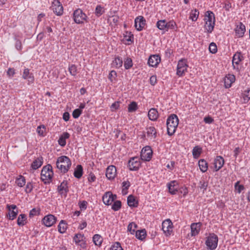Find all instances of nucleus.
Listing matches in <instances>:
<instances>
[{
    "label": "nucleus",
    "mask_w": 250,
    "mask_h": 250,
    "mask_svg": "<svg viewBox=\"0 0 250 250\" xmlns=\"http://www.w3.org/2000/svg\"><path fill=\"white\" fill-rule=\"evenodd\" d=\"M204 21L205 32L208 34L211 33L215 24V18L213 12L211 11H207L205 14Z\"/></svg>",
    "instance_id": "f257e3e1"
},
{
    "label": "nucleus",
    "mask_w": 250,
    "mask_h": 250,
    "mask_svg": "<svg viewBox=\"0 0 250 250\" xmlns=\"http://www.w3.org/2000/svg\"><path fill=\"white\" fill-rule=\"evenodd\" d=\"M71 165V161L67 156H61L57 158L56 167L62 173L67 172L70 169Z\"/></svg>",
    "instance_id": "f03ea898"
},
{
    "label": "nucleus",
    "mask_w": 250,
    "mask_h": 250,
    "mask_svg": "<svg viewBox=\"0 0 250 250\" xmlns=\"http://www.w3.org/2000/svg\"><path fill=\"white\" fill-rule=\"evenodd\" d=\"M179 124V119L175 114L170 115L167 121V132L169 136H172L175 132Z\"/></svg>",
    "instance_id": "7ed1b4c3"
},
{
    "label": "nucleus",
    "mask_w": 250,
    "mask_h": 250,
    "mask_svg": "<svg viewBox=\"0 0 250 250\" xmlns=\"http://www.w3.org/2000/svg\"><path fill=\"white\" fill-rule=\"evenodd\" d=\"M53 175L52 167L48 164L43 167L41 171V178L44 184H49L52 181Z\"/></svg>",
    "instance_id": "20e7f679"
},
{
    "label": "nucleus",
    "mask_w": 250,
    "mask_h": 250,
    "mask_svg": "<svg viewBox=\"0 0 250 250\" xmlns=\"http://www.w3.org/2000/svg\"><path fill=\"white\" fill-rule=\"evenodd\" d=\"M218 242L217 235L214 233H209V235L206 237L205 241L207 250H215L217 247Z\"/></svg>",
    "instance_id": "39448f33"
},
{
    "label": "nucleus",
    "mask_w": 250,
    "mask_h": 250,
    "mask_svg": "<svg viewBox=\"0 0 250 250\" xmlns=\"http://www.w3.org/2000/svg\"><path fill=\"white\" fill-rule=\"evenodd\" d=\"M188 61L186 59H181L178 61L176 75L179 77H182L185 75L186 72L188 71Z\"/></svg>",
    "instance_id": "423d86ee"
},
{
    "label": "nucleus",
    "mask_w": 250,
    "mask_h": 250,
    "mask_svg": "<svg viewBox=\"0 0 250 250\" xmlns=\"http://www.w3.org/2000/svg\"><path fill=\"white\" fill-rule=\"evenodd\" d=\"M141 165V162L138 157H133L129 160L128 162V167L131 171H137Z\"/></svg>",
    "instance_id": "0eeeda50"
},
{
    "label": "nucleus",
    "mask_w": 250,
    "mask_h": 250,
    "mask_svg": "<svg viewBox=\"0 0 250 250\" xmlns=\"http://www.w3.org/2000/svg\"><path fill=\"white\" fill-rule=\"evenodd\" d=\"M153 151L149 146H146L143 148L141 152V158L144 161H149L152 156Z\"/></svg>",
    "instance_id": "6e6552de"
},
{
    "label": "nucleus",
    "mask_w": 250,
    "mask_h": 250,
    "mask_svg": "<svg viewBox=\"0 0 250 250\" xmlns=\"http://www.w3.org/2000/svg\"><path fill=\"white\" fill-rule=\"evenodd\" d=\"M73 240L77 246H80L83 249H86V243L83 234L80 233L75 234L73 238Z\"/></svg>",
    "instance_id": "1a4fd4ad"
},
{
    "label": "nucleus",
    "mask_w": 250,
    "mask_h": 250,
    "mask_svg": "<svg viewBox=\"0 0 250 250\" xmlns=\"http://www.w3.org/2000/svg\"><path fill=\"white\" fill-rule=\"evenodd\" d=\"M73 17L75 22L80 24L83 23L86 20L87 16L82 10L78 9L74 12Z\"/></svg>",
    "instance_id": "9d476101"
},
{
    "label": "nucleus",
    "mask_w": 250,
    "mask_h": 250,
    "mask_svg": "<svg viewBox=\"0 0 250 250\" xmlns=\"http://www.w3.org/2000/svg\"><path fill=\"white\" fill-rule=\"evenodd\" d=\"M173 224L170 219L165 220L162 223V229L166 236L170 235L172 232Z\"/></svg>",
    "instance_id": "9b49d317"
},
{
    "label": "nucleus",
    "mask_w": 250,
    "mask_h": 250,
    "mask_svg": "<svg viewBox=\"0 0 250 250\" xmlns=\"http://www.w3.org/2000/svg\"><path fill=\"white\" fill-rule=\"evenodd\" d=\"M117 198V195L113 194L111 191H107L104 193L102 200L104 204L107 206L111 205L112 202Z\"/></svg>",
    "instance_id": "f8f14e48"
},
{
    "label": "nucleus",
    "mask_w": 250,
    "mask_h": 250,
    "mask_svg": "<svg viewBox=\"0 0 250 250\" xmlns=\"http://www.w3.org/2000/svg\"><path fill=\"white\" fill-rule=\"evenodd\" d=\"M53 12L57 16H61L63 13L62 4L58 0H55L52 3L51 7Z\"/></svg>",
    "instance_id": "ddd939ff"
},
{
    "label": "nucleus",
    "mask_w": 250,
    "mask_h": 250,
    "mask_svg": "<svg viewBox=\"0 0 250 250\" xmlns=\"http://www.w3.org/2000/svg\"><path fill=\"white\" fill-rule=\"evenodd\" d=\"M57 191L62 196H64V197H66L67 193L69 191L67 181L65 180L63 181L61 184L58 186Z\"/></svg>",
    "instance_id": "4468645a"
},
{
    "label": "nucleus",
    "mask_w": 250,
    "mask_h": 250,
    "mask_svg": "<svg viewBox=\"0 0 250 250\" xmlns=\"http://www.w3.org/2000/svg\"><path fill=\"white\" fill-rule=\"evenodd\" d=\"M56 221L57 218L54 215L48 214L42 219V223L47 227H50L56 222Z\"/></svg>",
    "instance_id": "2eb2a0df"
},
{
    "label": "nucleus",
    "mask_w": 250,
    "mask_h": 250,
    "mask_svg": "<svg viewBox=\"0 0 250 250\" xmlns=\"http://www.w3.org/2000/svg\"><path fill=\"white\" fill-rule=\"evenodd\" d=\"M244 60V56L240 52H236L233 56L232 65L233 68L236 70H239L238 65Z\"/></svg>",
    "instance_id": "dca6fc26"
},
{
    "label": "nucleus",
    "mask_w": 250,
    "mask_h": 250,
    "mask_svg": "<svg viewBox=\"0 0 250 250\" xmlns=\"http://www.w3.org/2000/svg\"><path fill=\"white\" fill-rule=\"evenodd\" d=\"M235 36L237 38H242L246 32L245 25L241 22H238L234 29Z\"/></svg>",
    "instance_id": "f3484780"
},
{
    "label": "nucleus",
    "mask_w": 250,
    "mask_h": 250,
    "mask_svg": "<svg viewBox=\"0 0 250 250\" xmlns=\"http://www.w3.org/2000/svg\"><path fill=\"white\" fill-rule=\"evenodd\" d=\"M235 76L233 74H229L224 78V86L229 88L235 81Z\"/></svg>",
    "instance_id": "a211bd4d"
},
{
    "label": "nucleus",
    "mask_w": 250,
    "mask_h": 250,
    "mask_svg": "<svg viewBox=\"0 0 250 250\" xmlns=\"http://www.w3.org/2000/svg\"><path fill=\"white\" fill-rule=\"evenodd\" d=\"M22 77L23 79L27 80L28 85L32 84L34 82V75L29 72V69L28 68H25L23 70Z\"/></svg>",
    "instance_id": "6ab92c4d"
},
{
    "label": "nucleus",
    "mask_w": 250,
    "mask_h": 250,
    "mask_svg": "<svg viewBox=\"0 0 250 250\" xmlns=\"http://www.w3.org/2000/svg\"><path fill=\"white\" fill-rule=\"evenodd\" d=\"M167 186L168 189L169 193L171 194H176L178 192V184L177 181L173 180L168 183Z\"/></svg>",
    "instance_id": "aec40b11"
},
{
    "label": "nucleus",
    "mask_w": 250,
    "mask_h": 250,
    "mask_svg": "<svg viewBox=\"0 0 250 250\" xmlns=\"http://www.w3.org/2000/svg\"><path fill=\"white\" fill-rule=\"evenodd\" d=\"M116 168L114 166L110 165L108 166L106 170V176L109 180H112L116 176Z\"/></svg>",
    "instance_id": "412c9836"
},
{
    "label": "nucleus",
    "mask_w": 250,
    "mask_h": 250,
    "mask_svg": "<svg viewBox=\"0 0 250 250\" xmlns=\"http://www.w3.org/2000/svg\"><path fill=\"white\" fill-rule=\"evenodd\" d=\"M202 224L201 222L193 223L190 225L191 236H195L197 235L200 231Z\"/></svg>",
    "instance_id": "4be33fe9"
},
{
    "label": "nucleus",
    "mask_w": 250,
    "mask_h": 250,
    "mask_svg": "<svg viewBox=\"0 0 250 250\" xmlns=\"http://www.w3.org/2000/svg\"><path fill=\"white\" fill-rule=\"evenodd\" d=\"M161 58L159 55H151L148 60L147 63L151 67H156L160 63Z\"/></svg>",
    "instance_id": "5701e85b"
},
{
    "label": "nucleus",
    "mask_w": 250,
    "mask_h": 250,
    "mask_svg": "<svg viewBox=\"0 0 250 250\" xmlns=\"http://www.w3.org/2000/svg\"><path fill=\"white\" fill-rule=\"evenodd\" d=\"M146 24V20L143 17H139L135 20V26L138 31L143 30Z\"/></svg>",
    "instance_id": "b1692460"
},
{
    "label": "nucleus",
    "mask_w": 250,
    "mask_h": 250,
    "mask_svg": "<svg viewBox=\"0 0 250 250\" xmlns=\"http://www.w3.org/2000/svg\"><path fill=\"white\" fill-rule=\"evenodd\" d=\"M224 164V160L222 156H217L214 160V167L215 171H218L223 166Z\"/></svg>",
    "instance_id": "393cba45"
},
{
    "label": "nucleus",
    "mask_w": 250,
    "mask_h": 250,
    "mask_svg": "<svg viewBox=\"0 0 250 250\" xmlns=\"http://www.w3.org/2000/svg\"><path fill=\"white\" fill-rule=\"evenodd\" d=\"M148 117L149 120L152 121H155L159 117V114L156 109L154 108H151L148 112Z\"/></svg>",
    "instance_id": "a878e982"
},
{
    "label": "nucleus",
    "mask_w": 250,
    "mask_h": 250,
    "mask_svg": "<svg viewBox=\"0 0 250 250\" xmlns=\"http://www.w3.org/2000/svg\"><path fill=\"white\" fill-rule=\"evenodd\" d=\"M147 137L151 139H155L157 137V131L154 126H150L146 128Z\"/></svg>",
    "instance_id": "bb28decb"
},
{
    "label": "nucleus",
    "mask_w": 250,
    "mask_h": 250,
    "mask_svg": "<svg viewBox=\"0 0 250 250\" xmlns=\"http://www.w3.org/2000/svg\"><path fill=\"white\" fill-rule=\"evenodd\" d=\"M70 134L66 132H63L60 137L58 140V144L61 146H64L66 145V139L69 138Z\"/></svg>",
    "instance_id": "cd10ccee"
},
{
    "label": "nucleus",
    "mask_w": 250,
    "mask_h": 250,
    "mask_svg": "<svg viewBox=\"0 0 250 250\" xmlns=\"http://www.w3.org/2000/svg\"><path fill=\"white\" fill-rule=\"evenodd\" d=\"M123 65V60L119 56L116 57L113 60L111 66L115 68H119Z\"/></svg>",
    "instance_id": "c85d7f7f"
},
{
    "label": "nucleus",
    "mask_w": 250,
    "mask_h": 250,
    "mask_svg": "<svg viewBox=\"0 0 250 250\" xmlns=\"http://www.w3.org/2000/svg\"><path fill=\"white\" fill-rule=\"evenodd\" d=\"M135 232L136 237L140 240L143 241L146 236V231L145 229L138 230Z\"/></svg>",
    "instance_id": "c756f323"
},
{
    "label": "nucleus",
    "mask_w": 250,
    "mask_h": 250,
    "mask_svg": "<svg viewBox=\"0 0 250 250\" xmlns=\"http://www.w3.org/2000/svg\"><path fill=\"white\" fill-rule=\"evenodd\" d=\"M127 204L130 207H137L138 205V202L136 200L134 196L130 195L127 197Z\"/></svg>",
    "instance_id": "7c9ffc66"
},
{
    "label": "nucleus",
    "mask_w": 250,
    "mask_h": 250,
    "mask_svg": "<svg viewBox=\"0 0 250 250\" xmlns=\"http://www.w3.org/2000/svg\"><path fill=\"white\" fill-rule=\"evenodd\" d=\"M42 158H38L32 163L31 167L34 170L37 169L42 166Z\"/></svg>",
    "instance_id": "2f4dec72"
},
{
    "label": "nucleus",
    "mask_w": 250,
    "mask_h": 250,
    "mask_svg": "<svg viewBox=\"0 0 250 250\" xmlns=\"http://www.w3.org/2000/svg\"><path fill=\"white\" fill-rule=\"evenodd\" d=\"M198 166L202 172H205L208 168V164L204 159H201L198 162Z\"/></svg>",
    "instance_id": "473e14b6"
},
{
    "label": "nucleus",
    "mask_w": 250,
    "mask_h": 250,
    "mask_svg": "<svg viewBox=\"0 0 250 250\" xmlns=\"http://www.w3.org/2000/svg\"><path fill=\"white\" fill-rule=\"evenodd\" d=\"M83 174V168L81 165H78L74 169V176L79 179L80 178Z\"/></svg>",
    "instance_id": "72a5a7b5"
},
{
    "label": "nucleus",
    "mask_w": 250,
    "mask_h": 250,
    "mask_svg": "<svg viewBox=\"0 0 250 250\" xmlns=\"http://www.w3.org/2000/svg\"><path fill=\"white\" fill-rule=\"evenodd\" d=\"M26 216L24 214H21L19 215L18 220L17 224L20 226H23L26 224Z\"/></svg>",
    "instance_id": "f704fd0d"
},
{
    "label": "nucleus",
    "mask_w": 250,
    "mask_h": 250,
    "mask_svg": "<svg viewBox=\"0 0 250 250\" xmlns=\"http://www.w3.org/2000/svg\"><path fill=\"white\" fill-rule=\"evenodd\" d=\"M202 148L198 146H195L192 149V155L194 158L197 159L199 157L202 152Z\"/></svg>",
    "instance_id": "c9c22d12"
},
{
    "label": "nucleus",
    "mask_w": 250,
    "mask_h": 250,
    "mask_svg": "<svg viewBox=\"0 0 250 250\" xmlns=\"http://www.w3.org/2000/svg\"><path fill=\"white\" fill-rule=\"evenodd\" d=\"M93 242L94 243V244L96 246H101L103 241V239L102 237L99 235V234H95L92 238Z\"/></svg>",
    "instance_id": "e433bc0d"
},
{
    "label": "nucleus",
    "mask_w": 250,
    "mask_h": 250,
    "mask_svg": "<svg viewBox=\"0 0 250 250\" xmlns=\"http://www.w3.org/2000/svg\"><path fill=\"white\" fill-rule=\"evenodd\" d=\"M243 103H247L250 100V89L248 88L244 91L242 95Z\"/></svg>",
    "instance_id": "4c0bfd02"
},
{
    "label": "nucleus",
    "mask_w": 250,
    "mask_h": 250,
    "mask_svg": "<svg viewBox=\"0 0 250 250\" xmlns=\"http://www.w3.org/2000/svg\"><path fill=\"white\" fill-rule=\"evenodd\" d=\"M199 15V12L198 10L195 9L191 11L190 13L189 19L193 21L197 20Z\"/></svg>",
    "instance_id": "58836bf2"
},
{
    "label": "nucleus",
    "mask_w": 250,
    "mask_h": 250,
    "mask_svg": "<svg viewBox=\"0 0 250 250\" xmlns=\"http://www.w3.org/2000/svg\"><path fill=\"white\" fill-rule=\"evenodd\" d=\"M58 228L59 232L61 233H63L66 231L67 228V224L65 223L64 221L61 220L58 226Z\"/></svg>",
    "instance_id": "ea45409f"
},
{
    "label": "nucleus",
    "mask_w": 250,
    "mask_h": 250,
    "mask_svg": "<svg viewBox=\"0 0 250 250\" xmlns=\"http://www.w3.org/2000/svg\"><path fill=\"white\" fill-rule=\"evenodd\" d=\"M16 183L19 187H23L26 183V180L24 177L20 175L16 180Z\"/></svg>",
    "instance_id": "a19ab883"
},
{
    "label": "nucleus",
    "mask_w": 250,
    "mask_h": 250,
    "mask_svg": "<svg viewBox=\"0 0 250 250\" xmlns=\"http://www.w3.org/2000/svg\"><path fill=\"white\" fill-rule=\"evenodd\" d=\"M138 108L137 103L132 102L128 105V112L130 113L134 112L137 110Z\"/></svg>",
    "instance_id": "79ce46f5"
},
{
    "label": "nucleus",
    "mask_w": 250,
    "mask_h": 250,
    "mask_svg": "<svg viewBox=\"0 0 250 250\" xmlns=\"http://www.w3.org/2000/svg\"><path fill=\"white\" fill-rule=\"evenodd\" d=\"M133 66L132 59L129 57H127L124 60V67L125 69H129Z\"/></svg>",
    "instance_id": "37998d69"
},
{
    "label": "nucleus",
    "mask_w": 250,
    "mask_h": 250,
    "mask_svg": "<svg viewBox=\"0 0 250 250\" xmlns=\"http://www.w3.org/2000/svg\"><path fill=\"white\" fill-rule=\"evenodd\" d=\"M156 26L159 29L166 31V21L165 20H159L156 23Z\"/></svg>",
    "instance_id": "c03bdc74"
},
{
    "label": "nucleus",
    "mask_w": 250,
    "mask_h": 250,
    "mask_svg": "<svg viewBox=\"0 0 250 250\" xmlns=\"http://www.w3.org/2000/svg\"><path fill=\"white\" fill-rule=\"evenodd\" d=\"M176 27L177 24L173 20L169 21L168 22L166 21V31H168L169 29H174Z\"/></svg>",
    "instance_id": "a18cd8bd"
},
{
    "label": "nucleus",
    "mask_w": 250,
    "mask_h": 250,
    "mask_svg": "<svg viewBox=\"0 0 250 250\" xmlns=\"http://www.w3.org/2000/svg\"><path fill=\"white\" fill-rule=\"evenodd\" d=\"M104 13V9L101 5H98L95 9V14L98 17L101 16Z\"/></svg>",
    "instance_id": "49530a36"
},
{
    "label": "nucleus",
    "mask_w": 250,
    "mask_h": 250,
    "mask_svg": "<svg viewBox=\"0 0 250 250\" xmlns=\"http://www.w3.org/2000/svg\"><path fill=\"white\" fill-rule=\"evenodd\" d=\"M137 228V225L134 222L130 223L127 227V230L130 232L131 234H134L135 232V229Z\"/></svg>",
    "instance_id": "de8ad7c7"
},
{
    "label": "nucleus",
    "mask_w": 250,
    "mask_h": 250,
    "mask_svg": "<svg viewBox=\"0 0 250 250\" xmlns=\"http://www.w3.org/2000/svg\"><path fill=\"white\" fill-rule=\"evenodd\" d=\"M122 206L121 202L119 200L115 201L111 207V208L114 211L119 210Z\"/></svg>",
    "instance_id": "09e8293b"
},
{
    "label": "nucleus",
    "mask_w": 250,
    "mask_h": 250,
    "mask_svg": "<svg viewBox=\"0 0 250 250\" xmlns=\"http://www.w3.org/2000/svg\"><path fill=\"white\" fill-rule=\"evenodd\" d=\"M68 71L71 75L74 76H76L77 73V69L76 66L74 64H71L69 65Z\"/></svg>",
    "instance_id": "8fccbe9b"
},
{
    "label": "nucleus",
    "mask_w": 250,
    "mask_h": 250,
    "mask_svg": "<svg viewBox=\"0 0 250 250\" xmlns=\"http://www.w3.org/2000/svg\"><path fill=\"white\" fill-rule=\"evenodd\" d=\"M199 185L200 188L203 189V191H204L207 189V187L208 186V182L206 181L204 179H203L199 182Z\"/></svg>",
    "instance_id": "3c124183"
},
{
    "label": "nucleus",
    "mask_w": 250,
    "mask_h": 250,
    "mask_svg": "<svg viewBox=\"0 0 250 250\" xmlns=\"http://www.w3.org/2000/svg\"><path fill=\"white\" fill-rule=\"evenodd\" d=\"M130 186V184L128 181H124L122 183V187H123L122 192L126 194L127 193V190H128V189L129 188Z\"/></svg>",
    "instance_id": "603ef678"
},
{
    "label": "nucleus",
    "mask_w": 250,
    "mask_h": 250,
    "mask_svg": "<svg viewBox=\"0 0 250 250\" xmlns=\"http://www.w3.org/2000/svg\"><path fill=\"white\" fill-rule=\"evenodd\" d=\"M208 49L212 54H215L217 51V48L214 42H211L209 44Z\"/></svg>",
    "instance_id": "864d4df0"
},
{
    "label": "nucleus",
    "mask_w": 250,
    "mask_h": 250,
    "mask_svg": "<svg viewBox=\"0 0 250 250\" xmlns=\"http://www.w3.org/2000/svg\"><path fill=\"white\" fill-rule=\"evenodd\" d=\"M110 250H123L121 244L119 242H115L110 248Z\"/></svg>",
    "instance_id": "5fc2aeb1"
},
{
    "label": "nucleus",
    "mask_w": 250,
    "mask_h": 250,
    "mask_svg": "<svg viewBox=\"0 0 250 250\" xmlns=\"http://www.w3.org/2000/svg\"><path fill=\"white\" fill-rule=\"evenodd\" d=\"M45 126L44 125H41L37 127V132L39 135L41 136H44Z\"/></svg>",
    "instance_id": "6e6d98bb"
},
{
    "label": "nucleus",
    "mask_w": 250,
    "mask_h": 250,
    "mask_svg": "<svg viewBox=\"0 0 250 250\" xmlns=\"http://www.w3.org/2000/svg\"><path fill=\"white\" fill-rule=\"evenodd\" d=\"M235 188L238 193H240L241 191L244 189L243 185H239V182L237 181L234 185Z\"/></svg>",
    "instance_id": "4d7b16f0"
},
{
    "label": "nucleus",
    "mask_w": 250,
    "mask_h": 250,
    "mask_svg": "<svg viewBox=\"0 0 250 250\" xmlns=\"http://www.w3.org/2000/svg\"><path fill=\"white\" fill-rule=\"evenodd\" d=\"M33 188V186L31 182H28L26 185L25 191L26 193H30Z\"/></svg>",
    "instance_id": "13d9d810"
},
{
    "label": "nucleus",
    "mask_w": 250,
    "mask_h": 250,
    "mask_svg": "<svg viewBox=\"0 0 250 250\" xmlns=\"http://www.w3.org/2000/svg\"><path fill=\"white\" fill-rule=\"evenodd\" d=\"M87 202L86 201H80L79 203V206L81 210H84L87 207Z\"/></svg>",
    "instance_id": "bf43d9fd"
},
{
    "label": "nucleus",
    "mask_w": 250,
    "mask_h": 250,
    "mask_svg": "<svg viewBox=\"0 0 250 250\" xmlns=\"http://www.w3.org/2000/svg\"><path fill=\"white\" fill-rule=\"evenodd\" d=\"M82 113V111L80 109H75L73 113L72 116L74 119H77L79 117L81 114Z\"/></svg>",
    "instance_id": "052dcab7"
},
{
    "label": "nucleus",
    "mask_w": 250,
    "mask_h": 250,
    "mask_svg": "<svg viewBox=\"0 0 250 250\" xmlns=\"http://www.w3.org/2000/svg\"><path fill=\"white\" fill-rule=\"evenodd\" d=\"M117 76V73L114 70H112L110 72L108 75V79L111 81L112 82L113 79H115Z\"/></svg>",
    "instance_id": "680f3d73"
},
{
    "label": "nucleus",
    "mask_w": 250,
    "mask_h": 250,
    "mask_svg": "<svg viewBox=\"0 0 250 250\" xmlns=\"http://www.w3.org/2000/svg\"><path fill=\"white\" fill-rule=\"evenodd\" d=\"M18 211H15V210H11V211H9V219L10 220H14L16 216L17 215Z\"/></svg>",
    "instance_id": "e2e57ef3"
},
{
    "label": "nucleus",
    "mask_w": 250,
    "mask_h": 250,
    "mask_svg": "<svg viewBox=\"0 0 250 250\" xmlns=\"http://www.w3.org/2000/svg\"><path fill=\"white\" fill-rule=\"evenodd\" d=\"M39 213V211L37 210L35 208L32 209L29 212V217H33L34 216L37 215Z\"/></svg>",
    "instance_id": "0e129e2a"
},
{
    "label": "nucleus",
    "mask_w": 250,
    "mask_h": 250,
    "mask_svg": "<svg viewBox=\"0 0 250 250\" xmlns=\"http://www.w3.org/2000/svg\"><path fill=\"white\" fill-rule=\"evenodd\" d=\"M120 106V103L118 102H115L113 103L111 105V109L112 111H115L119 108Z\"/></svg>",
    "instance_id": "69168bd1"
},
{
    "label": "nucleus",
    "mask_w": 250,
    "mask_h": 250,
    "mask_svg": "<svg viewBox=\"0 0 250 250\" xmlns=\"http://www.w3.org/2000/svg\"><path fill=\"white\" fill-rule=\"evenodd\" d=\"M15 74V70L14 68H9L7 72V74L9 77L12 78Z\"/></svg>",
    "instance_id": "338daca9"
},
{
    "label": "nucleus",
    "mask_w": 250,
    "mask_h": 250,
    "mask_svg": "<svg viewBox=\"0 0 250 250\" xmlns=\"http://www.w3.org/2000/svg\"><path fill=\"white\" fill-rule=\"evenodd\" d=\"M150 83L152 85H154L157 83V77L156 75H153L150 77L149 79Z\"/></svg>",
    "instance_id": "774afa93"
}]
</instances>
